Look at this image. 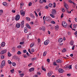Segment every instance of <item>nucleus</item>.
Here are the masks:
<instances>
[{"label":"nucleus","mask_w":77,"mask_h":77,"mask_svg":"<svg viewBox=\"0 0 77 77\" xmlns=\"http://www.w3.org/2000/svg\"><path fill=\"white\" fill-rule=\"evenodd\" d=\"M50 15L51 17H52V18H54L55 17L52 14H50Z\"/></svg>","instance_id":"nucleus-37"},{"label":"nucleus","mask_w":77,"mask_h":77,"mask_svg":"<svg viewBox=\"0 0 77 77\" xmlns=\"http://www.w3.org/2000/svg\"><path fill=\"white\" fill-rule=\"evenodd\" d=\"M48 6H45V9H48Z\"/></svg>","instance_id":"nucleus-57"},{"label":"nucleus","mask_w":77,"mask_h":77,"mask_svg":"<svg viewBox=\"0 0 77 77\" xmlns=\"http://www.w3.org/2000/svg\"><path fill=\"white\" fill-rule=\"evenodd\" d=\"M12 12H13V13H15V11L14 10H12Z\"/></svg>","instance_id":"nucleus-61"},{"label":"nucleus","mask_w":77,"mask_h":77,"mask_svg":"<svg viewBox=\"0 0 77 77\" xmlns=\"http://www.w3.org/2000/svg\"><path fill=\"white\" fill-rule=\"evenodd\" d=\"M50 42V41H49V40L48 39L44 42V44L45 45H48V43Z\"/></svg>","instance_id":"nucleus-5"},{"label":"nucleus","mask_w":77,"mask_h":77,"mask_svg":"<svg viewBox=\"0 0 77 77\" xmlns=\"http://www.w3.org/2000/svg\"><path fill=\"white\" fill-rule=\"evenodd\" d=\"M47 52L46 51H45L44 53L43 54V56H46V54H47Z\"/></svg>","instance_id":"nucleus-23"},{"label":"nucleus","mask_w":77,"mask_h":77,"mask_svg":"<svg viewBox=\"0 0 77 77\" xmlns=\"http://www.w3.org/2000/svg\"><path fill=\"white\" fill-rule=\"evenodd\" d=\"M37 40H38V43H39L41 41L40 40V39L39 38H38Z\"/></svg>","instance_id":"nucleus-55"},{"label":"nucleus","mask_w":77,"mask_h":77,"mask_svg":"<svg viewBox=\"0 0 77 77\" xmlns=\"http://www.w3.org/2000/svg\"><path fill=\"white\" fill-rule=\"evenodd\" d=\"M36 59V58H32L31 59V60H32V61H34Z\"/></svg>","instance_id":"nucleus-44"},{"label":"nucleus","mask_w":77,"mask_h":77,"mask_svg":"<svg viewBox=\"0 0 77 77\" xmlns=\"http://www.w3.org/2000/svg\"><path fill=\"white\" fill-rule=\"evenodd\" d=\"M58 71L60 73H62L63 72L64 70L61 68H59L58 70Z\"/></svg>","instance_id":"nucleus-9"},{"label":"nucleus","mask_w":77,"mask_h":77,"mask_svg":"<svg viewBox=\"0 0 77 77\" xmlns=\"http://www.w3.org/2000/svg\"><path fill=\"white\" fill-rule=\"evenodd\" d=\"M56 63H62V60H60V59H58L56 61Z\"/></svg>","instance_id":"nucleus-16"},{"label":"nucleus","mask_w":77,"mask_h":77,"mask_svg":"<svg viewBox=\"0 0 77 77\" xmlns=\"http://www.w3.org/2000/svg\"><path fill=\"white\" fill-rule=\"evenodd\" d=\"M77 27V26H76V24H74L73 25V28L74 29H76V27Z\"/></svg>","instance_id":"nucleus-30"},{"label":"nucleus","mask_w":77,"mask_h":77,"mask_svg":"<svg viewBox=\"0 0 77 77\" xmlns=\"http://www.w3.org/2000/svg\"><path fill=\"white\" fill-rule=\"evenodd\" d=\"M8 62L9 64H10V65H11V64H12V62H11V61L10 60H8Z\"/></svg>","instance_id":"nucleus-34"},{"label":"nucleus","mask_w":77,"mask_h":77,"mask_svg":"<svg viewBox=\"0 0 77 77\" xmlns=\"http://www.w3.org/2000/svg\"><path fill=\"white\" fill-rule=\"evenodd\" d=\"M14 69H13L10 70L11 72L12 73H14Z\"/></svg>","instance_id":"nucleus-46"},{"label":"nucleus","mask_w":77,"mask_h":77,"mask_svg":"<svg viewBox=\"0 0 77 77\" xmlns=\"http://www.w3.org/2000/svg\"><path fill=\"white\" fill-rule=\"evenodd\" d=\"M5 46V42H3L1 44V47H4Z\"/></svg>","instance_id":"nucleus-13"},{"label":"nucleus","mask_w":77,"mask_h":77,"mask_svg":"<svg viewBox=\"0 0 77 77\" xmlns=\"http://www.w3.org/2000/svg\"><path fill=\"white\" fill-rule=\"evenodd\" d=\"M3 51H4V53H6V52L7 51V50L5 49L4 50H3Z\"/></svg>","instance_id":"nucleus-59"},{"label":"nucleus","mask_w":77,"mask_h":77,"mask_svg":"<svg viewBox=\"0 0 77 77\" xmlns=\"http://www.w3.org/2000/svg\"><path fill=\"white\" fill-rule=\"evenodd\" d=\"M8 56H9V57L11 56V53H10V52H8Z\"/></svg>","instance_id":"nucleus-31"},{"label":"nucleus","mask_w":77,"mask_h":77,"mask_svg":"<svg viewBox=\"0 0 77 77\" xmlns=\"http://www.w3.org/2000/svg\"><path fill=\"white\" fill-rule=\"evenodd\" d=\"M30 16L31 17V18H32L33 19H34L35 18V17L34 16V15L32 14H30Z\"/></svg>","instance_id":"nucleus-17"},{"label":"nucleus","mask_w":77,"mask_h":77,"mask_svg":"<svg viewBox=\"0 0 77 77\" xmlns=\"http://www.w3.org/2000/svg\"><path fill=\"white\" fill-rule=\"evenodd\" d=\"M20 26H21V24L19 23H17L16 25V27L17 28H20Z\"/></svg>","instance_id":"nucleus-14"},{"label":"nucleus","mask_w":77,"mask_h":77,"mask_svg":"<svg viewBox=\"0 0 77 77\" xmlns=\"http://www.w3.org/2000/svg\"><path fill=\"white\" fill-rule=\"evenodd\" d=\"M34 12L35 13L36 17H38V14H37L36 12L34 11Z\"/></svg>","instance_id":"nucleus-45"},{"label":"nucleus","mask_w":77,"mask_h":77,"mask_svg":"<svg viewBox=\"0 0 77 77\" xmlns=\"http://www.w3.org/2000/svg\"><path fill=\"white\" fill-rule=\"evenodd\" d=\"M18 48H21V45H19L17 46Z\"/></svg>","instance_id":"nucleus-54"},{"label":"nucleus","mask_w":77,"mask_h":77,"mask_svg":"<svg viewBox=\"0 0 77 77\" xmlns=\"http://www.w3.org/2000/svg\"><path fill=\"white\" fill-rule=\"evenodd\" d=\"M75 20L76 22H77V18H75Z\"/></svg>","instance_id":"nucleus-64"},{"label":"nucleus","mask_w":77,"mask_h":77,"mask_svg":"<svg viewBox=\"0 0 77 77\" xmlns=\"http://www.w3.org/2000/svg\"><path fill=\"white\" fill-rule=\"evenodd\" d=\"M56 13V10L54 9H52L51 13L52 14H53V15H54Z\"/></svg>","instance_id":"nucleus-7"},{"label":"nucleus","mask_w":77,"mask_h":77,"mask_svg":"<svg viewBox=\"0 0 77 77\" xmlns=\"http://www.w3.org/2000/svg\"><path fill=\"white\" fill-rule=\"evenodd\" d=\"M26 50H23V52L24 53H26Z\"/></svg>","instance_id":"nucleus-52"},{"label":"nucleus","mask_w":77,"mask_h":77,"mask_svg":"<svg viewBox=\"0 0 77 77\" xmlns=\"http://www.w3.org/2000/svg\"><path fill=\"white\" fill-rule=\"evenodd\" d=\"M26 26L27 28H28V29H30L31 28V27L30 26V25H29V24L28 23H26Z\"/></svg>","instance_id":"nucleus-11"},{"label":"nucleus","mask_w":77,"mask_h":77,"mask_svg":"<svg viewBox=\"0 0 77 77\" xmlns=\"http://www.w3.org/2000/svg\"><path fill=\"white\" fill-rule=\"evenodd\" d=\"M65 9H64V8H62V12H65Z\"/></svg>","instance_id":"nucleus-58"},{"label":"nucleus","mask_w":77,"mask_h":77,"mask_svg":"<svg viewBox=\"0 0 77 77\" xmlns=\"http://www.w3.org/2000/svg\"><path fill=\"white\" fill-rule=\"evenodd\" d=\"M53 4L54 5L53 6L54 8H56V3L55 2H54L53 3Z\"/></svg>","instance_id":"nucleus-41"},{"label":"nucleus","mask_w":77,"mask_h":77,"mask_svg":"<svg viewBox=\"0 0 77 77\" xmlns=\"http://www.w3.org/2000/svg\"><path fill=\"white\" fill-rule=\"evenodd\" d=\"M74 34L76 35V36H77V31H76L74 33Z\"/></svg>","instance_id":"nucleus-63"},{"label":"nucleus","mask_w":77,"mask_h":77,"mask_svg":"<svg viewBox=\"0 0 77 77\" xmlns=\"http://www.w3.org/2000/svg\"><path fill=\"white\" fill-rule=\"evenodd\" d=\"M41 30H43V31H45V27L43 26L41 28Z\"/></svg>","instance_id":"nucleus-19"},{"label":"nucleus","mask_w":77,"mask_h":77,"mask_svg":"<svg viewBox=\"0 0 77 77\" xmlns=\"http://www.w3.org/2000/svg\"><path fill=\"white\" fill-rule=\"evenodd\" d=\"M20 16L19 14H17L16 16L15 20L16 21H18V20H20Z\"/></svg>","instance_id":"nucleus-3"},{"label":"nucleus","mask_w":77,"mask_h":77,"mask_svg":"<svg viewBox=\"0 0 77 77\" xmlns=\"http://www.w3.org/2000/svg\"><path fill=\"white\" fill-rule=\"evenodd\" d=\"M21 54V52L20 51H18L17 52V54Z\"/></svg>","instance_id":"nucleus-43"},{"label":"nucleus","mask_w":77,"mask_h":77,"mask_svg":"<svg viewBox=\"0 0 77 77\" xmlns=\"http://www.w3.org/2000/svg\"><path fill=\"white\" fill-rule=\"evenodd\" d=\"M34 45V43H32L31 44L30 47L31 48H32V47H33V46Z\"/></svg>","instance_id":"nucleus-32"},{"label":"nucleus","mask_w":77,"mask_h":77,"mask_svg":"<svg viewBox=\"0 0 77 77\" xmlns=\"http://www.w3.org/2000/svg\"><path fill=\"white\" fill-rule=\"evenodd\" d=\"M70 44L71 45H72L74 44V41L73 40H72L70 42Z\"/></svg>","instance_id":"nucleus-22"},{"label":"nucleus","mask_w":77,"mask_h":77,"mask_svg":"<svg viewBox=\"0 0 77 77\" xmlns=\"http://www.w3.org/2000/svg\"><path fill=\"white\" fill-rule=\"evenodd\" d=\"M5 60H3L1 63V68H3V67H4V66H5Z\"/></svg>","instance_id":"nucleus-1"},{"label":"nucleus","mask_w":77,"mask_h":77,"mask_svg":"<svg viewBox=\"0 0 77 77\" xmlns=\"http://www.w3.org/2000/svg\"><path fill=\"white\" fill-rule=\"evenodd\" d=\"M31 50V52H34L35 51V49L33 48H32Z\"/></svg>","instance_id":"nucleus-42"},{"label":"nucleus","mask_w":77,"mask_h":77,"mask_svg":"<svg viewBox=\"0 0 77 77\" xmlns=\"http://www.w3.org/2000/svg\"><path fill=\"white\" fill-rule=\"evenodd\" d=\"M72 65H71L70 66L69 65L68 68L69 69H72Z\"/></svg>","instance_id":"nucleus-33"},{"label":"nucleus","mask_w":77,"mask_h":77,"mask_svg":"<svg viewBox=\"0 0 77 77\" xmlns=\"http://www.w3.org/2000/svg\"><path fill=\"white\" fill-rule=\"evenodd\" d=\"M1 58H2V59H4L5 58V57L4 56V55H1Z\"/></svg>","instance_id":"nucleus-48"},{"label":"nucleus","mask_w":77,"mask_h":77,"mask_svg":"<svg viewBox=\"0 0 77 77\" xmlns=\"http://www.w3.org/2000/svg\"><path fill=\"white\" fill-rule=\"evenodd\" d=\"M28 51L29 53H30V54H33V53H31V51H30V49H28Z\"/></svg>","instance_id":"nucleus-39"},{"label":"nucleus","mask_w":77,"mask_h":77,"mask_svg":"<svg viewBox=\"0 0 77 77\" xmlns=\"http://www.w3.org/2000/svg\"><path fill=\"white\" fill-rule=\"evenodd\" d=\"M51 23H52V24H56V22H54V21L52 20L51 21Z\"/></svg>","instance_id":"nucleus-35"},{"label":"nucleus","mask_w":77,"mask_h":77,"mask_svg":"<svg viewBox=\"0 0 77 77\" xmlns=\"http://www.w3.org/2000/svg\"><path fill=\"white\" fill-rule=\"evenodd\" d=\"M26 19L27 21H30V18H29L28 17H26Z\"/></svg>","instance_id":"nucleus-25"},{"label":"nucleus","mask_w":77,"mask_h":77,"mask_svg":"<svg viewBox=\"0 0 77 77\" xmlns=\"http://www.w3.org/2000/svg\"><path fill=\"white\" fill-rule=\"evenodd\" d=\"M55 29L56 30H57L59 29V26H55Z\"/></svg>","instance_id":"nucleus-21"},{"label":"nucleus","mask_w":77,"mask_h":77,"mask_svg":"<svg viewBox=\"0 0 77 77\" xmlns=\"http://www.w3.org/2000/svg\"><path fill=\"white\" fill-rule=\"evenodd\" d=\"M49 6L50 8H52L53 7V5L52 4L50 3L49 4Z\"/></svg>","instance_id":"nucleus-29"},{"label":"nucleus","mask_w":77,"mask_h":77,"mask_svg":"<svg viewBox=\"0 0 77 77\" xmlns=\"http://www.w3.org/2000/svg\"><path fill=\"white\" fill-rule=\"evenodd\" d=\"M24 43V42H20V45H23Z\"/></svg>","instance_id":"nucleus-49"},{"label":"nucleus","mask_w":77,"mask_h":77,"mask_svg":"<svg viewBox=\"0 0 77 77\" xmlns=\"http://www.w3.org/2000/svg\"><path fill=\"white\" fill-rule=\"evenodd\" d=\"M53 73V71H50L48 73V77H50L51 75V74Z\"/></svg>","instance_id":"nucleus-6"},{"label":"nucleus","mask_w":77,"mask_h":77,"mask_svg":"<svg viewBox=\"0 0 77 77\" xmlns=\"http://www.w3.org/2000/svg\"><path fill=\"white\" fill-rule=\"evenodd\" d=\"M68 67H69V65H66L64 66V68H67V69H68Z\"/></svg>","instance_id":"nucleus-24"},{"label":"nucleus","mask_w":77,"mask_h":77,"mask_svg":"<svg viewBox=\"0 0 77 77\" xmlns=\"http://www.w3.org/2000/svg\"><path fill=\"white\" fill-rule=\"evenodd\" d=\"M34 69L35 68H34V67H32L29 69V72H32V71H33Z\"/></svg>","instance_id":"nucleus-12"},{"label":"nucleus","mask_w":77,"mask_h":77,"mask_svg":"<svg viewBox=\"0 0 77 77\" xmlns=\"http://www.w3.org/2000/svg\"><path fill=\"white\" fill-rule=\"evenodd\" d=\"M40 3H43V0H40Z\"/></svg>","instance_id":"nucleus-53"},{"label":"nucleus","mask_w":77,"mask_h":77,"mask_svg":"<svg viewBox=\"0 0 77 77\" xmlns=\"http://www.w3.org/2000/svg\"><path fill=\"white\" fill-rule=\"evenodd\" d=\"M45 21H50L51 18L49 16H47L45 18Z\"/></svg>","instance_id":"nucleus-4"},{"label":"nucleus","mask_w":77,"mask_h":77,"mask_svg":"<svg viewBox=\"0 0 77 77\" xmlns=\"http://www.w3.org/2000/svg\"><path fill=\"white\" fill-rule=\"evenodd\" d=\"M67 75L68 77H69V76H71V74H67Z\"/></svg>","instance_id":"nucleus-62"},{"label":"nucleus","mask_w":77,"mask_h":77,"mask_svg":"<svg viewBox=\"0 0 77 77\" xmlns=\"http://www.w3.org/2000/svg\"><path fill=\"white\" fill-rule=\"evenodd\" d=\"M63 41V38H60L59 39V42H62Z\"/></svg>","instance_id":"nucleus-20"},{"label":"nucleus","mask_w":77,"mask_h":77,"mask_svg":"<svg viewBox=\"0 0 77 77\" xmlns=\"http://www.w3.org/2000/svg\"><path fill=\"white\" fill-rule=\"evenodd\" d=\"M68 2H69L70 3H72V2H72V1L71 0H68Z\"/></svg>","instance_id":"nucleus-51"},{"label":"nucleus","mask_w":77,"mask_h":77,"mask_svg":"<svg viewBox=\"0 0 77 77\" xmlns=\"http://www.w3.org/2000/svg\"><path fill=\"white\" fill-rule=\"evenodd\" d=\"M24 21L23 20L21 22V27L23 28L24 27Z\"/></svg>","instance_id":"nucleus-8"},{"label":"nucleus","mask_w":77,"mask_h":77,"mask_svg":"<svg viewBox=\"0 0 77 77\" xmlns=\"http://www.w3.org/2000/svg\"><path fill=\"white\" fill-rule=\"evenodd\" d=\"M2 5H3L4 6H6V5H7V3L6 2H4L2 3Z\"/></svg>","instance_id":"nucleus-28"},{"label":"nucleus","mask_w":77,"mask_h":77,"mask_svg":"<svg viewBox=\"0 0 77 77\" xmlns=\"http://www.w3.org/2000/svg\"><path fill=\"white\" fill-rule=\"evenodd\" d=\"M5 54V52H4L3 51H2L1 52V54Z\"/></svg>","instance_id":"nucleus-36"},{"label":"nucleus","mask_w":77,"mask_h":77,"mask_svg":"<svg viewBox=\"0 0 77 77\" xmlns=\"http://www.w3.org/2000/svg\"><path fill=\"white\" fill-rule=\"evenodd\" d=\"M12 65L14 66H15L16 65V63H12Z\"/></svg>","instance_id":"nucleus-47"},{"label":"nucleus","mask_w":77,"mask_h":77,"mask_svg":"<svg viewBox=\"0 0 77 77\" xmlns=\"http://www.w3.org/2000/svg\"><path fill=\"white\" fill-rule=\"evenodd\" d=\"M32 2H29V6H31L32 5Z\"/></svg>","instance_id":"nucleus-50"},{"label":"nucleus","mask_w":77,"mask_h":77,"mask_svg":"<svg viewBox=\"0 0 77 77\" xmlns=\"http://www.w3.org/2000/svg\"><path fill=\"white\" fill-rule=\"evenodd\" d=\"M74 47H75V45H73L72 48V50H74Z\"/></svg>","instance_id":"nucleus-56"},{"label":"nucleus","mask_w":77,"mask_h":77,"mask_svg":"<svg viewBox=\"0 0 77 77\" xmlns=\"http://www.w3.org/2000/svg\"><path fill=\"white\" fill-rule=\"evenodd\" d=\"M66 48H65L63 49V50L62 51V52L63 53H64V52H66Z\"/></svg>","instance_id":"nucleus-27"},{"label":"nucleus","mask_w":77,"mask_h":77,"mask_svg":"<svg viewBox=\"0 0 77 77\" xmlns=\"http://www.w3.org/2000/svg\"><path fill=\"white\" fill-rule=\"evenodd\" d=\"M20 11V14L21 15H23V16H24V15H25V12L24 11Z\"/></svg>","instance_id":"nucleus-18"},{"label":"nucleus","mask_w":77,"mask_h":77,"mask_svg":"<svg viewBox=\"0 0 77 77\" xmlns=\"http://www.w3.org/2000/svg\"><path fill=\"white\" fill-rule=\"evenodd\" d=\"M20 6H23V5H24V4L22 3H20Z\"/></svg>","instance_id":"nucleus-60"},{"label":"nucleus","mask_w":77,"mask_h":77,"mask_svg":"<svg viewBox=\"0 0 77 77\" xmlns=\"http://www.w3.org/2000/svg\"><path fill=\"white\" fill-rule=\"evenodd\" d=\"M24 32L25 33H27V27L24 28Z\"/></svg>","instance_id":"nucleus-15"},{"label":"nucleus","mask_w":77,"mask_h":77,"mask_svg":"<svg viewBox=\"0 0 77 77\" xmlns=\"http://www.w3.org/2000/svg\"><path fill=\"white\" fill-rule=\"evenodd\" d=\"M12 50L13 51H15V48L13 47L12 48Z\"/></svg>","instance_id":"nucleus-40"},{"label":"nucleus","mask_w":77,"mask_h":77,"mask_svg":"<svg viewBox=\"0 0 77 77\" xmlns=\"http://www.w3.org/2000/svg\"><path fill=\"white\" fill-rule=\"evenodd\" d=\"M64 7L66 9V10L68 11V5L66 4H65L64 5Z\"/></svg>","instance_id":"nucleus-10"},{"label":"nucleus","mask_w":77,"mask_h":77,"mask_svg":"<svg viewBox=\"0 0 77 77\" xmlns=\"http://www.w3.org/2000/svg\"><path fill=\"white\" fill-rule=\"evenodd\" d=\"M54 66H57V64H56V63L55 61L54 62Z\"/></svg>","instance_id":"nucleus-38"},{"label":"nucleus","mask_w":77,"mask_h":77,"mask_svg":"<svg viewBox=\"0 0 77 77\" xmlns=\"http://www.w3.org/2000/svg\"><path fill=\"white\" fill-rule=\"evenodd\" d=\"M62 25L63 27H66V26H67V24L65 21H63L62 22Z\"/></svg>","instance_id":"nucleus-2"},{"label":"nucleus","mask_w":77,"mask_h":77,"mask_svg":"<svg viewBox=\"0 0 77 77\" xmlns=\"http://www.w3.org/2000/svg\"><path fill=\"white\" fill-rule=\"evenodd\" d=\"M3 10H0V15H1L2 14H3Z\"/></svg>","instance_id":"nucleus-26"}]
</instances>
